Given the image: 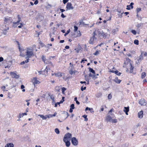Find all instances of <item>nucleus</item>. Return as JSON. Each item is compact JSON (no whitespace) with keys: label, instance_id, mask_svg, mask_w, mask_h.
Instances as JSON below:
<instances>
[{"label":"nucleus","instance_id":"nucleus-44","mask_svg":"<svg viewBox=\"0 0 147 147\" xmlns=\"http://www.w3.org/2000/svg\"><path fill=\"white\" fill-rule=\"evenodd\" d=\"M70 32V30L69 29L67 31V32H66L64 35L65 36H66Z\"/></svg>","mask_w":147,"mask_h":147},{"label":"nucleus","instance_id":"nucleus-3","mask_svg":"<svg viewBox=\"0 0 147 147\" xmlns=\"http://www.w3.org/2000/svg\"><path fill=\"white\" fill-rule=\"evenodd\" d=\"M97 33L98 35L100 36L102 35L103 37L105 38H107L110 36V32H109L108 33H105L102 31H99L96 30Z\"/></svg>","mask_w":147,"mask_h":147},{"label":"nucleus","instance_id":"nucleus-26","mask_svg":"<svg viewBox=\"0 0 147 147\" xmlns=\"http://www.w3.org/2000/svg\"><path fill=\"white\" fill-rule=\"evenodd\" d=\"M89 71L90 72L92 73V74H93L94 75H94H95V71L92 69L90 67L89 68Z\"/></svg>","mask_w":147,"mask_h":147},{"label":"nucleus","instance_id":"nucleus-15","mask_svg":"<svg viewBox=\"0 0 147 147\" xmlns=\"http://www.w3.org/2000/svg\"><path fill=\"white\" fill-rule=\"evenodd\" d=\"M143 59L142 53H141V55L137 58V61H138V62H140Z\"/></svg>","mask_w":147,"mask_h":147},{"label":"nucleus","instance_id":"nucleus-7","mask_svg":"<svg viewBox=\"0 0 147 147\" xmlns=\"http://www.w3.org/2000/svg\"><path fill=\"white\" fill-rule=\"evenodd\" d=\"M4 21V23L8 25L12 22V20L10 17H7L5 18Z\"/></svg>","mask_w":147,"mask_h":147},{"label":"nucleus","instance_id":"nucleus-16","mask_svg":"<svg viewBox=\"0 0 147 147\" xmlns=\"http://www.w3.org/2000/svg\"><path fill=\"white\" fill-rule=\"evenodd\" d=\"M143 112L142 111H141L138 112V117L140 118H142L143 117Z\"/></svg>","mask_w":147,"mask_h":147},{"label":"nucleus","instance_id":"nucleus-51","mask_svg":"<svg viewBox=\"0 0 147 147\" xmlns=\"http://www.w3.org/2000/svg\"><path fill=\"white\" fill-rule=\"evenodd\" d=\"M141 53H142V55L143 54L145 56H146L147 55V53L146 52H143Z\"/></svg>","mask_w":147,"mask_h":147},{"label":"nucleus","instance_id":"nucleus-45","mask_svg":"<svg viewBox=\"0 0 147 147\" xmlns=\"http://www.w3.org/2000/svg\"><path fill=\"white\" fill-rule=\"evenodd\" d=\"M131 32L134 34L135 35L136 34V30H132L131 31Z\"/></svg>","mask_w":147,"mask_h":147},{"label":"nucleus","instance_id":"nucleus-64","mask_svg":"<svg viewBox=\"0 0 147 147\" xmlns=\"http://www.w3.org/2000/svg\"><path fill=\"white\" fill-rule=\"evenodd\" d=\"M140 126V124L139 123H138L136 125V128H137L138 127Z\"/></svg>","mask_w":147,"mask_h":147},{"label":"nucleus","instance_id":"nucleus-36","mask_svg":"<svg viewBox=\"0 0 147 147\" xmlns=\"http://www.w3.org/2000/svg\"><path fill=\"white\" fill-rule=\"evenodd\" d=\"M139 41L137 40H135L134 41V43L136 45H138Z\"/></svg>","mask_w":147,"mask_h":147},{"label":"nucleus","instance_id":"nucleus-9","mask_svg":"<svg viewBox=\"0 0 147 147\" xmlns=\"http://www.w3.org/2000/svg\"><path fill=\"white\" fill-rule=\"evenodd\" d=\"M32 81L34 86H35V84H39L40 83V82L38 80H37L36 77L33 78L32 80Z\"/></svg>","mask_w":147,"mask_h":147},{"label":"nucleus","instance_id":"nucleus-14","mask_svg":"<svg viewBox=\"0 0 147 147\" xmlns=\"http://www.w3.org/2000/svg\"><path fill=\"white\" fill-rule=\"evenodd\" d=\"M139 103L141 105H146V102L145 100L143 99H141L139 101Z\"/></svg>","mask_w":147,"mask_h":147},{"label":"nucleus","instance_id":"nucleus-35","mask_svg":"<svg viewBox=\"0 0 147 147\" xmlns=\"http://www.w3.org/2000/svg\"><path fill=\"white\" fill-rule=\"evenodd\" d=\"M5 89V86H3L1 87V89L4 91H7L8 90Z\"/></svg>","mask_w":147,"mask_h":147},{"label":"nucleus","instance_id":"nucleus-10","mask_svg":"<svg viewBox=\"0 0 147 147\" xmlns=\"http://www.w3.org/2000/svg\"><path fill=\"white\" fill-rule=\"evenodd\" d=\"M67 9L72 10L74 9V7L72 6V5L71 3L68 2L67 4L66 7Z\"/></svg>","mask_w":147,"mask_h":147},{"label":"nucleus","instance_id":"nucleus-30","mask_svg":"<svg viewBox=\"0 0 147 147\" xmlns=\"http://www.w3.org/2000/svg\"><path fill=\"white\" fill-rule=\"evenodd\" d=\"M82 117H84V121H87L88 120V119L87 118V115H82Z\"/></svg>","mask_w":147,"mask_h":147},{"label":"nucleus","instance_id":"nucleus-40","mask_svg":"<svg viewBox=\"0 0 147 147\" xmlns=\"http://www.w3.org/2000/svg\"><path fill=\"white\" fill-rule=\"evenodd\" d=\"M99 52H100V51H96V52L94 54L95 55H97L99 54Z\"/></svg>","mask_w":147,"mask_h":147},{"label":"nucleus","instance_id":"nucleus-13","mask_svg":"<svg viewBox=\"0 0 147 147\" xmlns=\"http://www.w3.org/2000/svg\"><path fill=\"white\" fill-rule=\"evenodd\" d=\"M44 47L43 49V50H45L46 51H48L49 50L50 51H52L53 50V48L52 47ZM54 49H53V50H54Z\"/></svg>","mask_w":147,"mask_h":147},{"label":"nucleus","instance_id":"nucleus-4","mask_svg":"<svg viewBox=\"0 0 147 147\" xmlns=\"http://www.w3.org/2000/svg\"><path fill=\"white\" fill-rule=\"evenodd\" d=\"M33 49H32L27 48L26 52L27 57L26 59L29 58L31 57L32 56L34 55L33 53Z\"/></svg>","mask_w":147,"mask_h":147},{"label":"nucleus","instance_id":"nucleus-57","mask_svg":"<svg viewBox=\"0 0 147 147\" xmlns=\"http://www.w3.org/2000/svg\"><path fill=\"white\" fill-rule=\"evenodd\" d=\"M130 7H131L130 5H127V9L128 10H129L130 9Z\"/></svg>","mask_w":147,"mask_h":147},{"label":"nucleus","instance_id":"nucleus-28","mask_svg":"<svg viewBox=\"0 0 147 147\" xmlns=\"http://www.w3.org/2000/svg\"><path fill=\"white\" fill-rule=\"evenodd\" d=\"M146 76V73L145 72H143L142 74L141 78L142 79L144 78Z\"/></svg>","mask_w":147,"mask_h":147},{"label":"nucleus","instance_id":"nucleus-20","mask_svg":"<svg viewBox=\"0 0 147 147\" xmlns=\"http://www.w3.org/2000/svg\"><path fill=\"white\" fill-rule=\"evenodd\" d=\"M5 147H13V143H8L5 146Z\"/></svg>","mask_w":147,"mask_h":147},{"label":"nucleus","instance_id":"nucleus-41","mask_svg":"<svg viewBox=\"0 0 147 147\" xmlns=\"http://www.w3.org/2000/svg\"><path fill=\"white\" fill-rule=\"evenodd\" d=\"M74 30L73 31H77V30L78 29V27L75 26H74Z\"/></svg>","mask_w":147,"mask_h":147},{"label":"nucleus","instance_id":"nucleus-33","mask_svg":"<svg viewBox=\"0 0 147 147\" xmlns=\"http://www.w3.org/2000/svg\"><path fill=\"white\" fill-rule=\"evenodd\" d=\"M55 132L57 134H59V129L58 128H56L55 129Z\"/></svg>","mask_w":147,"mask_h":147},{"label":"nucleus","instance_id":"nucleus-48","mask_svg":"<svg viewBox=\"0 0 147 147\" xmlns=\"http://www.w3.org/2000/svg\"><path fill=\"white\" fill-rule=\"evenodd\" d=\"M106 45L105 44V43L104 42H102L100 45H98L97 46H101V45Z\"/></svg>","mask_w":147,"mask_h":147},{"label":"nucleus","instance_id":"nucleus-56","mask_svg":"<svg viewBox=\"0 0 147 147\" xmlns=\"http://www.w3.org/2000/svg\"><path fill=\"white\" fill-rule=\"evenodd\" d=\"M38 0H36L34 3V4L36 5H37L38 4Z\"/></svg>","mask_w":147,"mask_h":147},{"label":"nucleus","instance_id":"nucleus-24","mask_svg":"<svg viewBox=\"0 0 147 147\" xmlns=\"http://www.w3.org/2000/svg\"><path fill=\"white\" fill-rule=\"evenodd\" d=\"M118 31V29L117 28H116L115 29H114L112 30V34H115L116 32Z\"/></svg>","mask_w":147,"mask_h":147},{"label":"nucleus","instance_id":"nucleus-2","mask_svg":"<svg viewBox=\"0 0 147 147\" xmlns=\"http://www.w3.org/2000/svg\"><path fill=\"white\" fill-rule=\"evenodd\" d=\"M98 34L96 31L94 32L93 34L92 37L90 38L89 41V43L92 45H93L94 43L95 42L96 38V36H97Z\"/></svg>","mask_w":147,"mask_h":147},{"label":"nucleus","instance_id":"nucleus-21","mask_svg":"<svg viewBox=\"0 0 147 147\" xmlns=\"http://www.w3.org/2000/svg\"><path fill=\"white\" fill-rule=\"evenodd\" d=\"M113 80L117 84H119L121 81V80L118 79V78L117 77L115 78Z\"/></svg>","mask_w":147,"mask_h":147},{"label":"nucleus","instance_id":"nucleus-18","mask_svg":"<svg viewBox=\"0 0 147 147\" xmlns=\"http://www.w3.org/2000/svg\"><path fill=\"white\" fill-rule=\"evenodd\" d=\"M112 120V119L111 117L109 115H108L106 117L105 120L107 122L109 121H111Z\"/></svg>","mask_w":147,"mask_h":147},{"label":"nucleus","instance_id":"nucleus-43","mask_svg":"<svg viewBox=\"0 0 147 147\" xmlns=\"http://www.w3.org/2000/svg\"><path fill=\"white\" fill-rule=\"evenodd\" d=\"M42 59L43 60V61L44 62V63L45 62V61H46V58L44 56V55H43L42 57Z\"/></svg>","mask_w":147,"mask_h":147},{"label":"nucleus","instance_id":"nucleus-50","mask_svg":"<svg viewBox=\"0 0 147 147\" xmlns=\"http://www.w3.org/2000/svg\"><path fill=\"white\" fill-rule=\"evenodd\" d=\"M64 97H62L61 100L60 101V103H62L64 101Z\"/></svg>","mask_w":147,"mask_h":147},{"label":"nucleus","instance_id":"nucleus-59","mask_svg":"<svg viewBox=\"0 0 147 147\" xmlns=\"http://www.w3.org/2000/svg\"><path fill=\"white\" fill-rule=\"evenodd\" d=\"M134 4V3H131L130 4V5L131 7V8L132 9L133 7V5Z\"/></svg>","mask_w":147,"mask_h":147},{"label":"nucleus","instance_id":"nucleus-62","mask_svg":"<svg viewBox=\"0 0 147 147\" xmlns=\"http://www.w3.org/2000/svg\"><path fill=\"white\" fill-rule=\"evenodd\" d=\"M88 110L89 111L90 110V108H89L88 107H86V109H85V111H86L87 110Z\"/></svg>","mask_w":147,"mask_h":147},{"label":"nucleus","instance_id":"nucleus-17","mask_svg":"<svg viewBox=\"0 0 147 147\" xmlns=\"http://www.w3.org/2000/svg\"><path fill=\"white\" fill-rule=\"evenodd\" d=\"M129 111V107H124V109H123V111L125 113V114L126 115H128V112Z\"/></svg>","mask_w":147,"mask_h":147},{"label":"nucleus","instance_id":"nucleus-12","mask_svg":"<svg viewBox=\"0 0 147 147\" xmlns=\"http://www.w3.org/2000/svg\"><path fill=\"white\" fill-rule=\"evenodd\" d=\"M54 74L56 77H61L64 74L63 73H61L60 72H58L57 73H55L54 74H53L52 75L53 76Z\"/></svg>","mask_w":147,"mask_h":147},{"label":"nucleus","instance_id":"nucleus-55","mask_svg":"<svg viewBox=\"0 0 147 147\" xmlns=\"http://www.w3.org/2000/svg\"><path fill=\"white\" fill-rule=\"evenodd\" d=\"M86 87H84V88H83V87H82L81 88V90L82 91H83L84 90H85L86 89Z\"/></svg>","mask_w":147,"mask_h":147},{"label":"nucleus","instance_id":"nucleus-37","mask_svg":"<svg viewBox=\"0 0 147 147\" xmlns=\"http://www.w3.org/2000/svg\"><path fill=\"white\" fill-rule=\"evenodd\" d=\"M66 90V89L65 88L63 87L62 88V93L63 94H64V92L65 90Z\"/></svg>","mask_w":147,"mask_h":147},{"label":"nucleus","instance_id":"nucleus-25","mask_svg":"<svg viewBox=\"0 0 147 147\" xmlns=\"http://www.w3.org/2000/svg\"><path fill=\"white\" fill-rule=\"evenodd\" d=\"M111 72L115 73L117 75L120 76V75L121 73L120 72H119L118 71H113V70L111 71Z\"/></svg>","mask_w":147,"mask_h":147},{"label":"nucleus","instance_id":"nucleus-60","mask_svg":"<svg viewBox=\"0 0 147 147\" xmlns=\"http://www.w3.org/2000/svg\"><path fill=\"white\" fill-rule=\"evenodd\" d=\"M18 21L20 22L21 21V18H20L19 15H18Z\"/></svg>","mask_w":147,"mask_h":147},{"label":"nucleus","instance_id":"nucleus-46","mask_svg":"<svg viewBox=\"0 0 147 147\" xmlns=\"http://www.w3.org/2000/svg\"><path fill=\"white\" fill-rule=\"evenodd\" d=\"M141 10V9L140 8H138L136 9V11L137 13L139 12Z\"/></svg>","mask_w":147,"mask_h":147},{"label":"nucleus","instance_id":"nucleus-1","mask_svg":"<svg viewBox=\"0 0 147 147\" xmlns=\"http://www.w3.org/2000/svg\"><path fill=\"white\" fill-rule=\"evenodd\" d=\"M123 67L126 68V71L127 72L129 71V69L130 73H131L133 72L134 67L132 65L131 61L128 58H126L125 59Z\"/></svg>","mask_w":147,"mask_h":147},{"label":"nucleus","instance_id":"nucleus-61","mask_svg":"<svg viewBox=\"0 0 147 147\" xmlns=\"http://www.w3.org/2000/svg\"><path fill=\"white\" fill-rule=\"evenodd\" d=\"M3 58L1 57H0V62H1L2 61H3Z\"/></svg>","mask_w":147,"mask_h":147},{"label":"nucleus","instance_id":"nucleus-58","mask_svg":"<svg viewBox=\"0 0 147 147\" xmlns=\"http://www.w3.org/2000/svg\"><path fill=\"white\" fill-rule=\"evenodd\" d=\"M75 50L77 52V53H78L79 52V51L80 50V49H75Z\"/></svg>","mask_w":147,"mask_h":147},{"label":"nucleus","instance_id":"nucleus-19","mask_svg":"<svg viewBox=\"0 0 147 147\" xmlns=\"http://www.w3.org/2000/svg\"><path fill=\"white\" fill-rule=\"evenodd\" d=\"M70 140H67L65 141L63 140V141L65 142L66 146L67 147H69L70 146V143L69 142Z\"/></svg>","mask_w":147,"mask_h":147},{"label":"nucleus","instance_id":"nucleus-54","mask_svg":"<svg viewBox=\"0 0 147 147\" xmlns=\"http://www.w3.org/2000/svg\"><path fill=\"white\" fill-rule=\"evenodd\" d=\"M68 1V0H63V2L64 4H65Z\"/></svg>","mask_w":147,"mask_h":147},{"label":"nucleus","instance_id":"nucleus-22","mask_svg":"<svg viewBox=\"0 0 147 147\" xmlns=\"http://www.w3.org/2000/svg\"><path fill=\"white\" fill-rule=\"evenodd\" d=\"M95 76L96 75H94L93 74H91V73H90L89 74V77H92V78L93 79H96V78H97V77H95Z\"/></svg>","mask_w":147,"mask_h":147},{"label":"nucleus","instance_id":"nucleus-8","mask_svg":"<svg viewBox=\"0 0 147 147\" xmlns=\"http://www.w3.org/2000/svg\"><path fill=\"white\" fill-rule=\"evenodd\" d=\"M72 144L74 146H77L78 144V141L75 137H73L71 140Z\"/></svg>","mask_w":147,"mask_h":147},{"label":"nucleus","instance_id":"nucleus-5","mask_svg":"<svg viewBox=\"0 0 147 147\" xmlns=\"http://www.w3.org/2000/svg\"><path fill=\"white\" fill-rule=\"evenodd\" d=\"M71 36L73 38L76 37L78 36H80L81 35V33L80 31H73L71 33Z\"/></svg>","mask_w":147,"mask_h":147},{"label":"nucleus","instance_id":"nucleus-42","mask_svg":"<svg viewBox=\"0 0 147 147\" xmlns=\"http://www.w3.org/2000/svg\"><path fill=\"white\" fill-rule=\"evenodd\" d=\"M46 117L49 118L53 117V116L51 114H49L48 115H46Z\"/></svg>","mask_w":147,"mask_h":147},{"label":"nucleus","instance_id":"nucleus-52","mask_svg":"<svg viewBox=\"0 0 147 147\" xmlns=\"http://www.w3.org/2000/svg\"><path fill=\"white\" fill-rule=\"evenodd\" d=\"M20 22L18 21L16 22H13V24H18Z\"/></svg>","mask_w":147,"mask_h":147},{"label":"nucleus","instance_id":"nucleus-32","mask_svg":"<svg viewBox=\"0 0 147 147\" xmlns=\"http://www.w3.org/2000/svg\"><path fill=\"white\" fill-rule=\"evenodd\" d=\"M112 123H116L117 121V120L116 119H113L111 121Z\"/></svg>","mask_w":147,"mask_h":147},{"label":"nucleus","instance_id":"nucleus-6","mask_svg":"<svg viewBox=\"0 0 147 147\" xmlns=\"http://www.w3.org/2000/svg\"><path fill=\"white\" fill-rule=\"evenodd\" d=\"M71 134L69 133H68L64 136L63 138V140H70V138L71 137Z\"/></svg>","mask_w":147,"mask_h":147},{"label":"nucleus","instance_id":"nucleus-49","mask_svg":"<svg viewBox=\"0 0 147 147\" xmlns=\"http://www.w3.org/2000/svg\"><path fill=\"white\" fill-rule=\"evenodd\" d=\"M108 98L109 99H111L112 98V95L110 94H109L108 96Z\"/></svg>","mask_w":147,"mask_h":147},{"label":"nucleus","instance_id":"nucleus-34","mask_svg":"<svg viewBox=\"0 0 147 147\" xmlns=\"http://www.w3.org/2000/svg\"><path fill=\"white\" fill-rule=\"evenodd\" d=\"M76 72V71H73L72 70H70L69 71V74L71 75H72L73 73H75Z\"/></svg>","mask_w":147,"mask_h":147},{"label":"nucleus","instance_id":"nucleus-11","mask_svg":"<svg viewBox=\"0 0 147 147\" xmlns=\"http://www.w3.org/2000/svg\"><path fill=\"white\" fill-rule=\"evenodd\" d=\"M10 74L12 77L13 78H15L16 79H18L19 77V76L18 75L16 74V73L13 72H10Z\"/></svg>","mask_w":147,"mask_h":147},{"label":"nucleus","instance_id":"nucleus-39","mask_svg":"<svg viewBox=\"0 0 147 147\" xmlns=\"http://www.w3.org/2000/svg\"><path fill=\"white\" fill-rule=\"evenodd\" d=\"M143 25V23H140L138 24L137 26L136 27L138 28H139L141 26H142Z\"/></svg>","mask_w":147,"mask_h":147},{"label":"nucleus","instance_id":"nucleus-47","mask_svg":"<svg viewBox=\"0 0 147 147\" xmlns=\"http://www.w3.org/2000/svg\"><path fill=\"white\" fill-rule=\"evenodd\" d=\"M75 108L74 105V104H72L70 105V109H74Z\"/></svg>","mask_w":147,"mask_h":147},{"label":"nucleus","instance_id":"nucleus-38","mask_svg":"<svg viewBox=\"0 0 147 147\" xmlns=\"http://www.w3.org/2000/svg\"><path fill=\"white\" fill-rule=\"evenodd\" d=\"M102 96V94L101 93H98L96 95V97L99 98L101 97Z\"/></svg>","mask_w":147,"mask_h":147},{"label":"nucleus","instance_id":"nucleus-23","mask_svg":"<svg viewBox=\"0 0 147 147\" xmlns=\"http://www.w3.org/2000/svg\"><path fill=\"white\" fill-rule=\"evenodd\" d=\"M38 116L42 118L44 120H46L47 118V117H46V115L45 116L43 115L39 114L38 115Z\"/></svg>","mask_w":147,"mask_h":147},{"label":"nucleus","instance_id":"nucleus-29","mask_svg":"<svg viewBox=\"0 0 147 147\" xmlns=\"http://www.w3.org/2000/svg\"><path fill=\"white\" fill-rule=\"evenodd\" d=\"M29 59H27L25 61H22V62L20 63V64L21 65H23L24 63H27L28 62H29Z\"/></svg>","mask_w":147,"mask_h":147},{"label":"nucleus","instance_id":"nucleus-53","mask_svg":"<svg viewBox=\"0 0 147 147\" xmlns=\"http://www.w3.org/2000/svg\"><path fill=\"white\" fill-rule=\"evenodd\" d=\"M15 44L16 45H18V46H19V45H20V44L19 43V42L17 41H16L15 42Z\"/></svg>","mask_w":147,"mask_h":147},{"label":"nucleus","instance_id":"nucleus-63","mask_svg":"<svg viewBox=\"0 0 147 147\" xmlns=\"http://www.w3.org/2000/svg\"><path fill=\"white\" fill-rule=\"evenodd\" d=\"M21 88L22 89H24L25 88V86L24 85H22L21 86Z\"/></svg>","mask_w":147,"mask_h":147},{"label":"nucleus","instance_id":"nucleus-27","mask_svg":"<svg viewBox=\"0 0 147 147\" xmlns=\"http://www.w3.org/2000/svg\"><path fill=\"white\" fill-rule=\"evenodd\" d=\"M19 51L20 52V55H22V52L24 51V49L20 47H19Z\"/></svg>","mask_w":147,"mask_h":147},{"label":"nucleus","instance_id":"nucleus-31","mask_svg":"<svg viewBox=\"0 0 147 147\" xmlns=\"http://www.w3.org/2000/svg\"><path fill=\"white\" fill-rule=\"evenodd\" d=\"M60 90V87L58 86H56L55 87V90L57 92H59Z\"/></svg>","mask_w":147,"mask_h":147}]
</instances>
